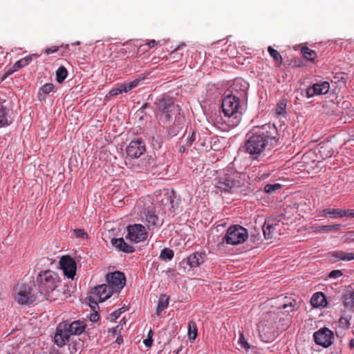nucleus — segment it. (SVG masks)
Returning <instances> with one entry per match:
<instances>
[{"label": "nucleus", "instance_id": "obj_1", "mask_svg": "<svg viewBox=\"0 0 354 354\" xmlns=\"http://www.w3.org/2000/svg\"><path fill=\"white\" fill-rule=\"evenodd\" d=\"M277 129L274 124L254 127L246 135L243 151L252 158L259 160L277 144Z\"/></svg>", "mask_w": 354, "mask_h": 354}, {"label": "nucleus", "instance_id": "obj_2", "mask_svg": "<svg viewBox=\"0 0 354 354\" xmlns=\"http://www.w3.org/2000/svg\"><path fill=\"white\" fill-rule=\"evenodd\" d=\"M58 274L53 270L41 271L37 276L35 283L39 292L47 300H55V292L60 286Z\"/></svg>", "mask_w": 354, "mask_h": 354}, {"label": "nucleus", "instance_id": "obj_3", "mask_svg": "<svg viewBox=\"0 0 354 354\" xmlns=\"http://www.w3.org/2000/svg\"><path fill=\"white\" fill-rule=\"evenodd\" d=\"M222 111L228 119V124L232 127H237L241 120V106L240 97L234 93L225 95L222 102Z\"/></svg>", "mask_w": 354, "mask_h": 354}, {"label": "nucleus", "instance_id": "obj_4", "mask_svg": "<svg viewBox=\"0 0 354 354\" xmlns=\"http://www.w3.org/2000/svg\"><path fill=\"white\" fill-rule=\"evenodd\" d=\"M86 326V324L82 320L73 321L70 324L60 323L54 337L55 343L59 347L64 346L69 341L71 335H81L84 331Z\"/></svg>", "mask_w": 354, "mask_h": 354}, {"label": "nucleus", "instance_id": "obj_5", "mask_svg": "<svg viewBox=\"0 0 354 354\" xmlns=\"http://www.w3.org/2000/svg\"><path fill=\"white\" fill-rule=\"evenodd\" d=\"M156 105V118L161 125L169 124L180 111L179 106L167 97L157 99Z\"/></svg>", "mask_w": 354, "mask_h": 354}, {"label": "nucleus", "instance_id": "obj_6", "mask_svg": "<svg viewBox=\"0 0 354 354\" xmlns=\"http://www.w3.org/2000/svg\"><path fill=\"white\" fill-rule=\"evenodd\" d=\"M277 317L274 313L267 312L264 313L258 324V331L261 340L271 342L275 339L274 323Z\"/></svg>", "mask_w": 354, "mask_h": 354}, {"label": "nucleus", "instance_id": "obj_7", "mask_svg": "<svg viewBox=\"0 0 354 354\" xmlns=\"http://www.w3.org/2000/svg\"><path fill=\"white\" fill-rule=\"evenodd\" d=\"M215 185L221 191L234 193L241 186V180L238 174H224L215 179Z\"/></svg>", "mask_w": 354, "mask_h": 354}, {"label": "nucleus", "instance_id": "obj_8", "mask_svg": "<svg viewBox=\"0 0 354 354\" xmlns=\"http://www.w3.org/2000/svg\"><path fill=\"white\" fill-rule=\"evenodd\" d=\"M248 239V230L241 225H234L228 227L223 241L228 245H236L243 243Z\"/></svg>", "mask_w": 354, "mask_h": 354}, {"label": "nucleus", "instance_id": "obj_9", "mask_svg": "<svg viewBox=\"0 0 354 354\" xmlns=\"http://www.w3.org/2000/svg\"><path fill=\"white\" fill-rule=\"evenodd\" d=\"M15 292V299L19 304L30 305L36 299V296L32 293V288L27 284H21L17 287Z\"/></svg>", "mask_w": 354, "mask_h": 354}, {"label": "nucleus", "instance_id": "obj_10", "mask_svg": "<svg viewBox=\"0 0 354 354\" xmlns=\"http://www.w3.org/2000/svg\"><path fill=\"white\" fill-rule=\"evenodd\" d=\"M141 221L147 225L149 231H153L157 227H160L162 223L159 221L158 216L155 214L153 208L145 209L140 213Z\"/></svg>", "mask_w": 354, "mask_h": 354}, {"label": "nucleus", "instance_id": "obj_11", "mask_svg": "<svg viewBox=\"0 0 354 354\" xmlns=\"http://www.w3.org/2000/svg\"><path fill=\"white\" fill-rule=\"evenodd\" d=\"M127 238L131 241L140 243L147 239L148 232L142 224H134L127 227Z\"/></svg>", "mask_w": 354, "mask_h": 354}, {"label": "nucleus", "instance_id": "obj_12", "mask_svg": "<svg viewBox=\"0 0 354 354\" xmlns=\"http://www.w3.org/2000/svg\"><path fill=\"white\" fill-rule=\"evenodd\" d=\"M315 342L317 344L324 348L330 346L334 340V334L328 328H322L313 335Z\"/></svg>", "mask_w": 354, "mask_h": 354}, {"label": "nucleus", "instance_id": "obj_13", "mask_svg": "<svg viewBox=\"0 0 354 354\" xmlns=\"http://www.w3.org/2000/svg\"><path fill=\"white\" fill-rule=\"evenodd\" d=\"M205 257L206 254L205 252H194L186 259H183L179 263V267L183 268L184 272L186 270V266H189L190 268L198 267L205 261Z\"/></svg>", "mask_w": 354, "mask_h": 354}, {"label": "nucleus", "instance_id": "obj_14", "mask_svg": "<svg viewBox=\"0 0 354 354\" xmlns=\"http://www.w3.org/2000/svg\"><path fill=\"white\" fill-rule=\"evenodd\" d=\"M145 151V144L142 138L133 140L126 149L127 156L131 158H138Z\"/></svg>", "mask_w": 354, "mask_h": 354}, {"label": "nucleus", "instance_id": "obj_15", "mask_svg": "<svg viewBox=\"0 0 354 354\" xmlns=\"http://www.w3.org/2000/svg\"><path fill=\"white\" fill-rule=\"evenodd\" d=\"M59 264L64 275L68 279H73L77 269L75 261L70 257L64 256L61 258Z\"/></svg>", "mask_w": 354, "mask_h": 354}, {"label": "nucleus", "instance_id": "obj_16", "mask_svg": "<svg viewBox=\"0 0 354 354\" xmlns=\"http://www.w3.org/2000/svg\"><path fill=\"white\" fill-rule=\"evenodd\" d=\"M106 281L108 285L113 287V290L115 292L119 291L125 285V276L124 273L116 271L112 273H109L106 275Z\"/></svg>", "mask_w": 354, "mask_h": 354}, {"label": "nucleus", "instance_id": "obj_17", "mask_svg": "<svg viewBox=\"0 0 354 354\" xmlns=\"http://www.w3.org/2000/svg\"><path fill=\"white\" fill-rule=\"evenodd\" d=\"M329 89L330 84L326 81L315 83L306 89V96L310 98L317 95H324L329 91Z\"/></svg>", "mask_w": 354, "mask_h": 354}, {"label": "nucleus", "instance_id": "obj_18", "mask_svg": "<svg viewBox=\"0 0 354 354\" xmlns=\"http://www.w3.org/2000/svg\"><path fill=\"white\" fill-rule=\"evenodd\" d=\"M115 292L113 287L108 284H102L94 288L93 293L99 299L100 302L109 299Z\"/></svg>", "mask_w": 354, "mask_h": 354}, {"label": "nucleus", "instance_id": "obj_19", "mask_svg": "<svg viewBox=\"0 0 354 354\" xmlns=\"http://www.w3.org/2000/svg\"><path fill=\"white\" fill-rule=\"evenodd\" d=\"M111 242L112 245L120 251L126 253H132L135 251L134 247L126 243L123 238L112 239Z\"/></svg>", "mask_w": 354, "mask_h": 354}, {"label": "nucleus", "instance_id": "obj_20", "mask_svg": "<svg viewBox=\"0 0 354 354\" xmlns=\"http://www.w3.org/2000/svg\"><path fill=\"white\" fill-rule=\"evenodd\" d=\"M322 215L330 218H338L345 217V209L326 208L322 211Z\"/></svg>", "mask_w": 354, "mask_h": 354}, {"label": "nucleus", "instance_id": "obj_21", "mask_svg": "<svg viewBox=\"0 0 354 354\" xmlns=\"http://www.w3.org/2000/svg\"><path fill=\"white\" fill-rule=\"evenodd\" d=\"M343 305L348 310L354 307V290L352 289H346L342 295Z\"/></svg>", "mask_w": 354, "mask_h": 354}, {"label": "nucleus", "instance_id": "obj_22", "mask_svg": "<svg viewBox=\"0 0 354 354\" xmlns=\"http://www.w3.org/2000/svg\"><path fill=\"white\" fill-rule=\"evenodd\" d=\"M311 304L314 307L326 306L327 304L325 295L322 292H315L310 300Z\"/></svg>", "mask_w": 354, "mask_h": 354}, {"label": "nucleus", "instance_id": "obj_23", "mask_svg": "<svg viewBox=\"0 0 354 354\" xmlns=\"http://www.w3.org/2000/svg\"><path fill=\"white\" fill-rule=\"evenodd\" d=\"M12 123V119L8 116L7 110L0 103V128L8 126Z\"/></svg>", "mask_w": 354, "mask_h": 354}, {"label": "nucleus", "instance_id": "obj_24", "mask_svg": "<svg viewBox=\"0 0 354 354\" xmlns=\"http://www.w3.org/2000/svg\"><path fill=\"white\" fill-rule=\"evenodd\" d=\"M36 54H32L30 55L26 56L19 60H18L12 66L14 71H17L19 68H23L27 65H28L32 60L34 57H37Z\"/></svg>", "mask_w": 354, "mask_h": 354}, {"label": "nucleus", "instance_id": "obj_25", "mask_svg": "<svg viewBox=\"0 0 354 354\" xmlns=\"http://www.w3.org/2000/svg\"><path fill=\"white\" fill-rule=\"evenodd\" d=\"M169 297L166 295H162L160 297L158 304L156 308V313L158 316L169 305Z\"/></svg>", "mask_w": 354, "mask_h": 354}, {"label": "nucleus", "instance_id": "obj_26", "mask_svg": "<svg viewBox=\"0 0 354 354\" xmlns=\"http://www.w3.org/2000/svg\"><path fill=\"white\" fill-rule=\"evenodd\" d=\"M318 151L323 159L331 157L333 153L330 145L329 144L320 145L318 148Z\"/></svg>", "mask_w": 354, "mask_h": 354}, {"label": "nucleus", "instance_id": "obj_27", "mask_svg": "<svg viewBox=\"0 0 354 354\" xmlns=\"http://www.w3.org/2000/svg\"><path fill=\"white\" fill-rule=\"evenodd\" d=\"M277 224L270 223V221H266L263 227V234L266 239H272L273 236L274 230Z\"/></svg>", "mask_w": 354, "mask_h": 354}, {"label": "nucleus", "instance_id": "obj_28", "mask_svg": "<svg viewBox=\"0 0 354 354\" xmlns=\"http://www.w3.org/2000/svg\"><path fill=\"white\" fill-rule=\"evenodd\" d=\"M333 257L341 261H351L354 259V253H346L343 251L334 252Z\"/></svg>", "mask_w": 354, "mask_h": 354}, {"label": "nucleus", "instance_id": "obj_29", "mask_svg": "<svg viewBox=\"0 0 354 354\" xmlns=\"http://www.w3.org/2000/svg\"><path fill=\"white\" fill-rule=\"evenodd\" d=\"M342 227V225L340 224H335V225H322V226H317L313 227L314 231L315 232L322 233L327 231L330 230H339Z\"/></svg>", "mask_w": 354, "mask_h": 354}, {"label": "nucleus", "instance_id": "obj_30", "mask_svg": "<svg viewBox=\"0 0 354 354\" xmlns=\"http://www.w3.org/2000/svg\"><path fill=\"white\" fill-rule=\"evenodd\" d=\"M198 329L194 321H189L188 323V337L192 341L195 340L197 337Z\"/></svg>", "mask_w": 354, "mask_h": 354}, {"label": "nucleus", "instance_id": "obj_31", "mask_svg": "<svg viewBox=\"0 0 354 354\" xmlns=\"http://www.w3.org/2000/svg\"><path fill=\"white\" fill-rule=\"evenodd\" d=\"M140 82V79H135L131 82H125L121 84L124 93H127L131 89L137 87Z\"/></svg>", "mask_w": 354, "mask_h": 354}, {"label": "nucleus", "instance_id": "obj_32", "mask_svg": "<svg viewBox=\"0 0 354 354\" xmlns=\"http://www.w3.org/2000/svg\"><path fill=\"white\" fill-rule=\"evenodd\" d=\"M268 51L270 55L273 58L277 65L280 66L282 64L283 60L280 53L277 50L273 48L272 46H268Z\"/></svg>", "mask_w": 354, "mask_h": 354}, {"label": "nucleus", "instance_id": "obj_33", "mask_svg": "<svg viewBox=\"0 0 354 354\" xmlns=\"http://www.w3.org/2000/svg\"><path fill=\"white\" fill-rule=\"evenodd\" d=\"M68 71L66 68L62 66L58 68L56 71V80L59 83H62L67 77Z\"/></svg>", "mask_w": 354, "mask_h": 354}, {"label": "nucleus", "instance_id": "obj_34", "mask_svg": "<svg viewBox=\"0 0 354 354\" xmlns=\"http://www.w3.org/2000/svg\"><path fill=\"white\" fill-rule=\"evenodd\" d=\"M301 53L306 59L311 62H313L317 57L315 51L310 49L308 47H303L301 49Z\"/></svg>", "mask_w": 354, "mask_h": 354}, {"label": "nucleus", "instance_id": "obj_35", "mask_svg": "<svg viewBox=\"0 0 354 354\" xmlns=\"http://www.w3.org/2000/svg\"><path fill=\"white\" fill-rule=\"evenodd\" d=\"M174 255V251L169 248H164L160 254V259L162 260H171Z\"/></svg>", "mask_w": 354, "mask_h": 354}, {"label": "nucleus", "instance_id": "obj_36", "mask_svg": "<svg viewBox=\"0 0 354 354\" xmlns=\"http://www.w3.org/2000/svg\"><path fill=\"white\" fill-rule=\"evenodd\" d=\"M296 301L292 299L289 304H284L279 307V308L286 310V312L289 313L296 310Z\"/></svg>", "mask_w": 354, "mask_h": 354}, {"label": "nucleus", "instance_id": "obj_37", "mask_svg": "<svg viewBox=\"0 0 354 354\" xmlns=\"http://www.w3.org/2000/svg\"><path fill=\"white\" fill-rule=\"evenodd\" d=\"M286 100H281L277 104L275 109V113L277 115H283L286 113Z\"/></svg>", "mask_w": 354, "mask_h": 354}, {"label": "nucleus", "instance_id": "obj_38", "mask_svg": "<svg viewBox=\"0 0 354 354\" xmlns=\"http://www.w3.org/2000/svg\"><path fill=\"white\" fill-rule=\"evenodd\" d=\"M281 187V185L279 183L275 184H267L264 187V191L268 194H272L276 190L280 189Z\"/></svg>", "mask_w": 354, "mask_h": 354}, {"label": "nucleus", "instance_id": "obj_39", "mask_svg": "<svg viewBox=\"0 0 354 354\" xmlns=\"http://www.w3.org/2000/svg\"><path fill=\"white\" fill-rule=\"evenodd\" d=\"M185 46L184 44L182 45L178 46L170 54V58L174 60H177L181 58L182 54L178 53V50L180 49L181 46Z\"/></svg>", "mask_w": 354, "mask_h": 354}, {"label": "nucleus", "instance_id": "obj_40", "mask_svg": "<svg viewBox=\"0 0 354 354\" xmlns=\"http://www.w3.org/2000/svg\"><path fill=\"white\" fill-rule=\"evenodd\" d=\"M338 326L342 329H347L349 328L350 322L347 318L342 317L338 321Z\"/></svg>", "mask_w": 354, "mask_h": 354}, {"label": "nucleus", "instance_id": "obj_41", "mask_svg": "<svg viewBox=\"0 0 354 354\" xmlns=\"http://www.w3.org/2000/svg\"><path fill=\"white\" fill-rule=\"evenodd\" d=\"M239 344L240 345L241 348L243 349H245L246 351H248L250 348V345L245 339L243 334H241L239 339Z\"/></svg>", "mask_w": 354, "mask_h": 354}, {"label": "nucleus", "instance_id": "obj_42", "mask_svg": "<svg viewBox=\"0 0 354 354\" xmlns=\"http://www.w3.org/2000/svg\"><path fill=\"white\" fill-rule=\"evenodd\" d=\"M153 161V160L150 157L142 160L140 168L146 170L149 169Z\"/></svg>", "mask_w": 354, "mask_h": 354}, {"label": "nucleus", "instance_id": "obj_43", "mask_svg": "<svg viewBox=\"0 0 354 354\" xmlns=\"http://www.w3.org/2000/svg\"><path fill=\"white\" fill-rule=\"evenodd\" d=\"M124 311H125V309L124 308H120L115 310L113 313H112L110 315L111 320L112 322L115 320L116 319H118L120 316L121 313L124 312Z\"/></svg>", "mask_w": 354, "mask_h": 354}, {"label": "nucleus", "instance_id": "obj_44", "mask_svg": "<svg viewBox=\"0 0 354 354\" xmlns=\"http://www.w3.org/2000/svg\"><path fill=\"white\" fill-rule=\"evenodd\" d=\"M54 88V85L52 83H47L42 86L41 88V91L44 94H48L50 93Z\"/></svg>", "mask_w": 354, "mask_h": 354}, {"label": "nucleus", "instance_id": "obj_45", "mask_svg": "<svg viewBox=\"0 0 354 354\" xmlns=\"http://www.w3.org/2000/svg\"><path fill=\"white\" fill-rule=\"evenodd\" d=\"M122 93H124L121 84L118 87L112 88L109 94L110 96H115Z\"/></svg>", "mask_w": 354, "mask_h": 354}, {"label": "nucleus", "instance_id": "obj_46", "mask_svg": "<svg viewBox=\"0 0 354 354\" xmlns=\"http://www.w3.org/2000/svg\"><path fill=\"white\" fill-rule=\"evenodd\" d=\"M88 305L93 311H95L99 308L98 304L96 300L91 297L88 298Z\"/></svg>", "mask_w": 354, "mask_h": 354}, {"label": "nucleus", "instance_id": "obj_47", "mask_svg": "<svg viewBox=\"0 0 354 354\" xmlns=\"http://www.w3.org/2000/svg\"><path fill=\"white\" fill-rule=\"evenodd\" d=\"M73 233L77 237L84 238V237H87V236H88L86 232L84 230H82V229H75L73 230Z\"/></svg>", "mask_w": 354, "mask_h": 354}, {"label": "nucleus", "instance_id": "obj_48", "mask_svg": "<svg viewBox=\"0 0 354 354\" xmlns=\"http://www.w3.org/2000/svg\"><path fill=\"white\" fill-rule=\"evenodd\" d=\"M342 275V272L341 270H332L329 274H328V277L330 278H338L339 277H341Z\"/></svg>", "mask_w": 354, "mask_h": 354}, {"label": "nucleus", "instance_id": "obj_49", "mask_svg": "<svg viewBox=\"0 0 354 354\" xmlns=\"http://www.w3.org/2000/svg\"><path fill=\"white\" fill-rule=\"evenodd\" d=\"M122 329V326L120 324L117 325L115 327L110 329L109 333H113V335H117L120 333V330Z\"/></svg>", "mask_w": 354, "mask_h": 354}, {"label": "nucleus", "instance_id": "obj_50", "mask_svg": "<svg viewBox=\"0 0 354 354\" xmlns=\"http://www.w3.org/2000/svg\"><path fill=\"white\" fill-rule=\"evenodd\" d=\"M99 318H100V315L97 313V310L93 311V313L90 315V317H89L90 320L92 322H96L97 321H98Z\"/></svg>", "mask_w": 354, "mask_h": 354}, {"label": "nucleus", "instance_id": "obj_51", "mask_svg": "<svg viewBox=\"0 0 354 354\" xmlns=\"http://www.w3.org/2000/svg\"><path fill=\"white\" fill-rule=\"evenodd\" d=\"M58 50H59V47L56 46H52L50 48H46L45 50V52H46V54L50 55V54H52V53H54L57 52Z\"/></svg>", "mask_w": 354, "mask_h": 354}, {"label": "nucleus", "instance_id": "obj_52", "mask_svg": "<svg viewBox=\"0 0 354 354\" xmlns=\"http://www.w3.org/2000/svg\"><path fill=\"white\" fill-rule=\"evenodd\" d=\"M345 217L354 218V209H345Z\"/></svg>", "mask_w": 354, "mask_h": 354}, {"label": "nucleus", "instance_id": "obj_53", "mask_svg": "<svg viewBox=\"0 0 354 354\" xmlns=\"http://www.w3.org/2000/svg\"><path fill=\"white\" fill-rule=\"evenodd\" d=\"M346 237L347 240L354 241V231L348 232L346 234Z\"/></svg>", "mask_w": 354, "mask_h": 354}, {"label": "nucleus", "instance_id": "obj_54", "mask_svg": "<svg viewBox=\"0 0 354 354\" xmlns=\"http://www.w3.org/2000/svg\"><path fill=\"white\" fill-rule=\"evenodd\" d=\"M143 343L146 347H151L153 343V339L147 338L143 341Z\"/></svg>", "mask_w": 354, "mask_h": 354}, {"label": "nucleus", "instance_id": "obj_55", "mask_svg": "<svg viewBox=\"0 0 354 354\" xmlns=\"http://www.w3.org/2000/svg\"><path fill=\"white\" fill-rule=\"evenodd\" d=\"M157 44H158V41H156V40L153 39V40H150L147 43V46H149V48H151L154 47Z\"/></svg>", "mask_w": 354, "mask_h": 354}, {"label": "nucleus", "instance_id": "obj_56", "mask_svg": "<svg viewBox=\"0 0 354 354\" xmlns=\"http://www.w3.org/2000/svg\"><path fill=\"white\" fill-rule=\"evenodd\" d=\"M195 140V133L193 132L192 136L189 138L188 144L189 146L192 144L193 141Z\"/></svg>", "mask_w": 354, "mask_h": 354}, {"label": "nucleus", "instance_id": "obj_57", "mask_svg": "<svg viewBox=\"0 0 354 354\" xmlns=\"http://www.w3.org/2000/svg\"><path fill=\"white\" fill-rule=\"evenodd\" d=\"M15 71H14V68H11V69H9L6 73H5V75H4V77H8V75H11L13 72H15Z\"/></svg>", "mask_w": 354, "mask_h": 354}, {"label": "nucleus", "instance_id": "obj_58", "mask_svg": "<svg viewBox=\"0 0 354 354\" xmlns=\"http://www.w3.org/2000/svg\"><path fill=\"white\" fill-rule=\"evenodd\" d=\"M123 342V339L121 335L118 336L115 340V342L120 344Z\"/></svg>", "mask_w": 354, "mask_h": 354}, {"label": "nucleus", "instance_id": "obj_59", "mask_svg": "<svg viewBox=\"0 0 354 354\" xmlns=\"http://www.w3.org/2000/svg\"><path fill=\"white\" fill-rule=\"evenodd\" d=\"M153 333L152 330H149V331L148 333L147 338L153 339Z\"/></svg>", "mask_w": 354, "mask_h": 354}, {"label": "nucleus", "instance_id": "obj_60", "mask_svg": "<svg viewBox=\"0 0 354 354\" xmlns=\"http://www.w3.org/2000/svg\"><path fill=\"white\" fill-rule=\"evenodd\" d=\"M349 347L350 348H354V339H352L350 342H349Z\"/></svg>", "mask_w": 354, "mask_h": 354}, {"label": "nucleus", "instance_id": "obj_61", "mask_svg": "<svg viewBox=\"0 0 354 354\" xmlns=\"http://www.w3.org/2000/svg\"><path fill=\"white\" fill-rule=\"evenodd\" d=\"M179 151H180V153H183V152L185 151V147H184V146H181V147H180V149H179Z\"/></svg>", "mask_w": 354, "mask_h": 354}, {"label": "nucleus", "instance_id": "obj_62", "mask_svg": "<svg viewBox=\"0 0 354 354\" xmlns=\"http://www.w3.org/2000/svg\"><path fill=\"white\" fill-rule=\"evenodd\" d=\"M180 351V348L177 350L174 351L173 354H178Z\"/></svg>", "mask_w": 354, "mask_h": 354}, {"label": "nucleus", "instance_id": "obj_63", "mask_svg": "<svg viewBox=\"0 0 354 354\" xmlns=\"http://www.w3.org/2000/svg\"><path fill=\"white\" fill-rule=\"evenodd\" d=\"M80 44V41H76L75 43L73 44V45H79Z\"/></svg>", "mask_w": 354, "mask_h": 354}, {"label": "nucleus", "instance_id": "obj_64", "mask_svg": "<svg viewBox=\"0 0 354 354\" xmlns=\"http://www.w3.org/2000/svg\"><path fill=\"white\" fill-rule=\"evenodd\" d=\"M244 94H245V92H244V91L243 90V91H241V95H244Z\"/></svg>", "mask_w": 354, "mask_h": 354}]
</instances>
